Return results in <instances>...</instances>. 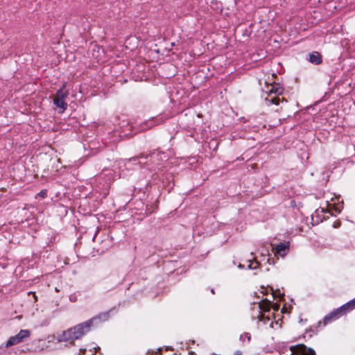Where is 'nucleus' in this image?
<instances>
[{
    "instance_id": "obj_21",
    "label": "nucleus",
    "mask_w": 355,
    "mask_h": 355,
    "mask_svg": "<svg viewBox=\"0 0 355 355\" xmlns=\"http://www.w3.org/2000/svg\"><path fill=\"white\" fill-rule=\"evenodd\" d=\"M96 236V234L94 236L93 240L95 239Z\"/></svg>"
},
{
    "instance_id": "obj_6",
    "label": "nucleus",
    "mask_w": 355,
    "mask_h": 355,
    "mask_svg": "<svg viewBox=\"0 0 355 355\" xmlns=\"http://www.w3.org/2000/svg\"><path fill=\"white\" fill-rule=\"evenodd\" d=\"M290 242L286 241L284 243H280L276 246V253L282 257L285 256L289 250Z\"/></svg>"
},
{
    "instance_id": "obj_11",
    "label": "nucleus",
    "mask_w": 355,
    "mask_h": 355,
    "mask_svg": "<svg viewBox=\"0 0 355 355\" xmlns=\"http://www.w3.org/2000/svg\"><path fill=\"white\" fill-rule=\"evenodd\" d=\"M155 154V152L153 151L152 153H150L149 155H145L144 153H141L139 155L137 156V157H132L130 158L128 162H133L134 164H137L136 162L140 159V158H144V159H147L148 156L150 157H153L154 155Z\"/></svg>"
},
{
    "instance_id": "obj_19",
    "label": "nucleus",
    "mask_w": 355,
    "mask_h": 355,
    "mask_svg": "<svg viewBox=\"0 0 355 355\" xmlns=\"http://www.w3.org/2000/svg\"><path fill=\"white\" fill-rule=\"evenodd\" d=\"M273 324H274V322H271V323H270V327L271 328H273V327H274V325H273Z\"/></svg>"
},
{
    "instance_id": "obj_7",
    "label": "nucleus",
    "mask_w": 355,
    "mask_h": 355,
    "mask_svg": "<svg viewBox=\"0 0 355 355\" xmlns=\"http://www.w3.org/2000/svg\"><path fill=\"white\" fill-rule=\"evenodd\" d=\"M309 61L315 65H319L322 62V57L318 51H313L309 55Z\"/></svg>"
},
{
    "instance_id": "obj_12",
    "label": "nucleus",
    "mask_w": 355,
    "mask_h": 355,
    "mask_svg": "<svg viewBox=\"0 0 355 355\" xmlns=\"http://www.w3.org/2000/svg\"><path fill=\"white\" fill-rule=\"evenodd\" d=\"M159 123H161L160 119H153L148 121V122H146L144 125H146V127L143 128L142 129L146 130V129L150 128L155 126L156 124H158Z\"/></svg>"
},
{
    "instance_id": "obj_8",
    "label": "nucleus",
    "mask_w": 355,
    "mask_h": 355,
    "mask_svg": "<svg viewBox=\"0 0 355 355\" xmlns=\"http://www.w3.org/2000/svg\"><path fill=\"white\" fill-rule=\"evenodd\" d=\"M268 90L266 91L270 94H274L277 95H280L283 93L284 89L280 87V85L277 83H274L268 86Z\"/></svg>"
},
{
    "instance_id": "obj_18",
    "label": "nucleus",
    "mask_w": 355,
    "mask_h": 355,
    "mask_svg": "<svg viewBox=\"0 0 355 355\" xmlns=\"http://www.w3.org/2000/svg\"><path fill=\"white\" fill-rule=\"evenodd\" d=\"M234 355H242V352L241 351H236L234 352Z\"/></svg>"
},
{
    "instance_id": "obj_15",
    "label": "nucleus",
    "mask_w": 355,
    "mask_h": 355,
    "mask_svg": "<svg viewBox=\"0 0 355 355\" xmlns=\"http://www.w3.org/2000/svg\"><path fill=\"white\" fill-rule=\"evenodd\" d=\"M259 263L257 261L249 264L248 268L251 269H256L259 266Z\"/></svg>"
},
{
    "instance_id": "obj_17",
    "label": "nucleus",
    "mask_w": 355,
    "mask_h": 355,
    "mask_svg": "<svg viewBox=\"0 0 355 355\" xmlns=\"http://www.w3.org/2000/svg\"><path fill=\"white\" fill-rule=\"evenodd\" d=\"M69 300H70V301H71V302H75V301H76V297H73L72 295H71V296L69 297Z\"/></svg>"
},
{
    "instance_id": "obj_9",
    "label": "nucleus",
    "mask_w": 355,
    "mask_h": 355,
    "mask_svg": "<svg viewBox=\"0 0 355 355\" xmlns=\"http://www.w3.org/2000/svg\"><path fill=\"white\" fill-rule=\"evenodd\" d=\"M66 85L62 86L56 92L54 98L66 99L69 95V92L65 89Z\"/></svg>"
},
{
    "instance_id": "obj_13",
    "label": "nucleus",
    "mask_w": 355,
    "mask_h": 355,
    "mask_svg": "<svg viewBox=\"0 0 355 355\" xmlns=\"http://www.w3.org/2000/svg\"><path fill=\"white\" fill-rule=\"evenodd\" d=\"M239 340L243 344H245V342L249 343L251 341V335L248 332H245L240 336Z\"/></svg>"
},
{
    "instance_id": "obj_20",
    "label": "nucleus",
    "mask_w": 355,
    "mask_h": 355,
    "mask_svg": "<svg viewBox=\"0 0 355 355\" xmlns=\"http://www.w3.org/2000/svg\"><path fill=\"white\" fill-rule=\"evenodd\" d=\"M211 292L212 294L215 293V291H214V288L211 289Z\"/></svg>"
},
{
    "instance_id": "obj_5",
    "label": "nucleus",
    "mask_w": 355,
    "mask_h": 355,
    "mask_svg": "<svg viewBox=\"0 0 355 355\" xmlns=\"http://www.w3.org/2000/svg\"><path fill=\"white\" fill-rule=\"evenodd\" d=\"M291 351L292 354H297L300 355H316L315 351L313 349L309 348L303 344L291 347Z\"/></svg>"
},
{
    "instance_id": "obj_10",
    "label": "nucleus",
    "mask_w": 355,
    "mask_h": 355,
    "mask_svg": "<svg viewBox=\"0 0 355 355\" xmlns=\"http://www.w3.org/2000/svg\"><path fill=\"white\" fill-rule=\"evenodd\" d=\"M53 103L56 107L62 109L61 112H63L67 107L65 99L53 98Z\"/></svg>"
},
{
    "instance_id": "obj_4",
    "label": "nucleus",
    "mask_w": 355,
    "mask_h": 355,
    "mask_svg": "<svg viewBox=\"0 0 355 355\" xmlns=\"http://www.w3.org/2000/svg\"><path fill=\"white\" fill-rule=\"evenodd\" d=\"M271 304L272 302L266 299L261 300L257 304L259 309V314L257 318L259 321H263L265 322L270 320V317L268 315H266L265 313L270 311Z\"/></svg>"
},
{
    "instance_id": "obj_3",
    "label": "nucleus",
    "mask_w": 355,
    "mask_h": 355,
    "mask_svg": "<svg viewBox=\"0 0 355 355\" xmlns=\"http://www.w3.org/2000/svg\"><path fill=\"white\" fill-rule=\"evenodd\" d=\"M31 336V332L28 329H21L20 331L15 336L10 337L8 340L7 341L5 347H10L12 345H17L24 341L26 339L29 338Z\"/></svg>"
},
{
    "instance_id": "obj_16",
    "label": "nucleus",
    "mask_w": 355,
    "mask_h": 355,
    "mask_svg": "<svg viewBox=\"0 0 355 355\" xmlns=\"http://www.w3.org/2000/svg\"><path fill=\"white\" fill-rule=\"evenodd\" d=\"M271 102L272 104L278 105L279 103V98L277 97L272 98H271Z\"/></svg>"
},
{
    "instance_id": "obj_14",
    "label": "nucleus",
    "mask_w": 355,
    "mask_h": 355,
    "mask_svg": "<svg viewBox=\"0 0 355 355\" xmlns=\"http://www.w3.org/2000/svg\"><path fill=\"white\" fill-rule=\"evenodd\" d=\"M47 195V191L46 189L40 191L37 194V196L40 197L41 198H44Z\"/></svg>"
},
{
    "instance_id": "obj_2",
    "label": "nucleus",
    "mask_w": 355,
    "mask_h": 355,
    "mask_svg": "<svg viewBox=\"0 0 355 355\" xmlns=\"http://www.w3.org/2000/svg\"><path fill=\"white\" fill-rule=\"evenodd\" d=\"M355 309V298L342 305L341 306L334 309L329 314L326 315L323 319L324 326L328 323L336 320L343 315H346L348 312Z\"/></svg>"
},
{
    "instance_id": "obj_1",
    "label": "nucleus",
    "mask_w": 355,
    "mask_h": 355,
    "mask_svg": "<svg viewBox=\"0 0 355 355\" xmlns=\"http://www.w3.org/2000/svg\"><path fill=\"white\" fill-rule=\"evenodd\" d=\"M110 311L100 313L92 318L64 331L58 336V341L73 343L74 340L80 339L91 330V327L96 320L99 322L107 320L110 318Z\"/></svg>"
}]
</instances>
